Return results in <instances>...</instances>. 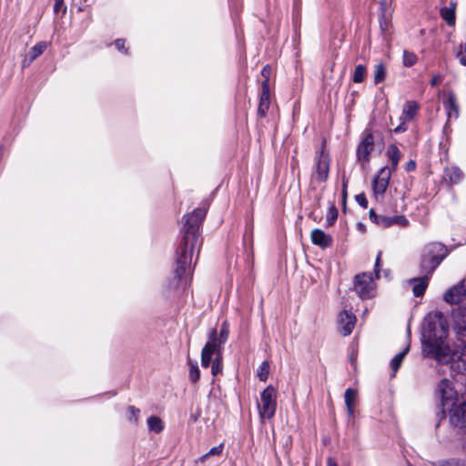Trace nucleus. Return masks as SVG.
Listing matches in <instances>:
<instances>
[{"mask_svg": "<svg viewBox=\"0 0 466 466\" xmlns=\"http://www.w3.org/2000/svg\"><path fill=\"white\" fill-rule=\"evenodd\" d=\"M206 214L205 208H198L183 217L181 251L179 258L177 259V289L180 288L185 291L191 284L192 258L195 250L201 245L199 228Z\"/></svg>", "mask_w": 466, "mask_h": 466, "instance_id": "obj_1", "label": "nucleus"}, {"mask_svg": "<svg viewBox=\"0 0 466 466\" xmlns=\"http://www.w3.org/2000/svg\"><path fill=\"white\" fill-rule=\"evenodd\" d=\"M448 329L443 321H440L433 329L424 331L422 349L429 358L435 359L439 363H450L451 370L458 374H466V342L461 340L451 349L444 344Z\"/></svg>", "mask_w": 466, "mask_h": 466, "instance_id": "obj_2", "label": "nucleus"}, {"mask_svg": "<svg viewBox=\"0 0 466 466\" xmlns=\"http://www.w3.org/2000/svg\"><path fill=\"white\" fill-rule=\"evenodd\" d=\"M447 248L439 242L427 244L421 252L420 270L422 274L431 276L441 261L447 257Z\"/></svg>", "mask_w": 466, "mask_h": 466, "instance_id": "obj_3", "label": "nucleus"}, {"mask_svg": "<svg viewBox=\"0 0 466 466\" xmlns=\"http://www.w3.org/2000/svg\"><path fill=\"white\" fill-rule=\"evenodd\" d=\"M225 343V341H221L220 338L218 337V332L215 329L209 331L208 340L201 351V365L204 368L209 367L213 355L222 356L221 349Z\"/></svg>", "mask_w": 466, "mask_h": 466, "instance_id": "obj_4", "label": "nucleus"}, {"mask_svg": "<svg viewBox=\"0 0 466 466\" xmlns=\"http://www.w3.org/2000/svg\"><path fill=\"white\" fill-rule=\"evenodd\" d=\"M260 403L258 404L259 416L262 419H271L276 411V390L272 386H268L261 393Z\"/></svg>", "mask_w": 466, "mask_h": 466, "instance_id": "obj_5", "label": "nucleus"}, {"mask_svg": "<svg viewBox=\"0 0 466 466\" xmlns=\"http://www.w3.org/2000/svg\"><path fill=\"white\" fill-rule=\"evenodd\" d=\"M354 289L362 299H370L375 295V283L370 273L358 274L355 277Z\"/></svg>", "mask_w": 466, "mask_h": 466, "instance_id": "obj_6", "label": "nucleus"}, {"mask_svg": "<svg viewBox=\"0 0 466 466\" xmlns=\"http://www.w3.org/2000/svg\"><path fill=\"white\" fill-rule=\"evenodd\" d=\"M330 158L324 148L320 150L316 157L314 165V176L319 182H325L329 177Z\"/></svg>", "mask_w": 466, "mask_h": 466, "instance_id": "obj_7", "label": "nucleus"}, {"mask_svg": "<svg viewBox=\"0 0 466 466\" xmlns=\"http://www.w3.org/2000/svg\"><path fill=\"white\" fill-rule=\"evenodd\" d=\"M435 393L440 399L442 406H446L449 402H452L457 396V392L452 386V382L448 379H443L438 383Z\"/></svg>", "mask_w": 466, "mask_h": 466, "instance_id": "obj_8", "label": "nucleus"}, {"mask_svg": "<svg viewBox=\"0 0 466 466\" xmlns=\"http://www.w3.org/2000/svg\"><path fill=\"white\" fill-rule=\"evenodd\" d=\"M449 420L454 428L463 429L466 427V400L460 403H452Z\"/></svg>", "mask_w": 466, "mask_h": 466, "instance_id": "obj_9", "label": "nucleus"}, {"mask_svg": "<svg viewBox=\"0 0 466 466\" xmlns=\"http://www.w3.org/2000/svg\"><path fill=\"white\" fill-rule=\"evenodd\" d=\"M374 150V137L370 132L364 134L357 147L358 161L367 163L370 161V155Z\"/></svg>", "mask_w": 466, "mask_h": 466, "instance_id": "obj_10", "label": "nucleus"}, {"mask_svg": "<svg viewBox=\"0 0 466 466\" xmlns=\"http://www.w3.org/2000/svg\"><path fill=\"white\" fill-rule=\"evenodd\" d=\"M391 173V169L389 167L380 168L378 176L373 180V191L376 195H382L385 193Z\"/></svg>", "mask_w": 466, "mask_h": 466, "instance_id": "obj_11", "label": "nucleus"}, {"mask_svg": "<svg viewBox=\"0 0 466 466\" xmlns=\"http://www.w3.org/2000/svg\"><path fill=\"white\" fill-rule=\"evenodd\" d=\"M443 106L447 113L448 120L452 118L457 119L460 115V106L457 96L452 91H449L446 98L443 101Z\"/></svg>", "mask_w": 466, "mask_h": 466, "instance_id": "obj_12", "label": "nucleus"}, {"mask_svg": "<svg viewBox=\"0 0 466 466\" xmlns=\"http://www.w3.org/2000/svg\"><path fill=\"white\" fill-rule=\"evenodd\" d=\"M338 321L341 329V333L344 336H349L355 327L356 317L351 312L343 310L339 313Z\"/></svg>", "mask_w": 466, "mask_h": 466, "instance_id": "obj_13", "label": "nucleus"}, {"mask_svg": "<svg viewBox=\"0 0 466 466\" xmlns=\"http://www.w3.org/2000/svg\"><path fill=\"white\" fill-rule=\"evenodd\" d=\"M270 105V91L268 80H263L261 85V94L258 108V114L260 117H264Z\"/></svg>", "mask_w": 466, "mask_h": 466, "instance_id": "obj_14", "label": "nucleus"}, {"mask_svg": "<svg viewBox=\"0 0 466 466\" xmlns=\"http://www.w3.org/2000/svg\"><path fill=\"white\" fill-rule=\"evenodd\" d=\"M466 295V289L464 288V280L456 286L451 288L444 294V300L450 304H457L461 301L463 296Z\"/></svg>", "mask_w": 466, "mask_h": 466, "instance_id": "obj_15", "label": "nucleus"}, {"mask_svg": "<svg viewBox=\"0 0 466 466\" xmlns=\"http://www.w3.org/2000/svg\"><path fill=\"white\" fill-rule=\"evenodd\" d=\"M453 325L460 341L466 338V309H459L453 315Z\"/></svg>", "mask_w": 466, "mask_h": 466, "instance_id": "obj_16", "label": "nucleus"}, {"mask_svg": "<svg viewBox=\"0 0 466 466\" xmlns=\"http://www.w3.org/2000/svg\"><path fill=\"white\" fill-rule=\"evenodd\" d=\"M310 238L314 245L321 248H328L332 244V237L326 234L322 229L315 228L310 233Z\"/></svg>", "mask_w": 466, "mask_h": 466, "instance_id": "obj_17", "label": "nucleus"}, {"mask_svg": "<svg viewBox=\"0 0 466 466\" xmlns=\"http://www.w3.org/2000/svg\"><path fill=\"white\" fill-rule=\"evenodd\" d=\"M431 276L423 274L422 277L413 278L409 280L410 283L413 284L412 293L415 297H421L424 295L426 289L428 288Z\"/></svg>", "mask_w": 466, "mask_h": 466, "instance_id": "obj_18", "label": "nucleus"}, {"mask_svg": "<svg viewBox=\"0 0 466 466\" xmlns=\"http://www.w3.org/2000/svg\"><path fill=\"white\" fill-rule=\"evenodd\" d=\"M386 156L391 164V167H390V168L391 169V172H392L398 167V164L402 156L401 152L400 151V149L398 148V147L395 144H390L387 147Z\"/></svg>", "mask_w": 466, "mask_h": 466, "instance_id": "obj_19", "label": "nucleus"}, {"mask_svg": "<svg viewBox=\"0 0 466 466\" xmlns=\"http://www.w3.org/2000/svg\"><path fill=\"white\" fill-rule=\"evenodd\" d=\"M456 4L453 2L450 3V6H445L441 9V18L450 25L453 26L456 21Z\"/></svg>", "mask_w": 466, "mask_h": 466, "instance_id": "obj_20", "label": "nucleus"}, {"mask_svg": "<svg viewBox=\"0 0 466 466\" xmlns=\"http://www.w3.org/2000/svg\"><path fill=\"white\" fill-rule=\"evenodd\" d=\"M410 350V345L408 344L400 352L396 354L393 359L390 361V367L392 370V375L391 377H394L398 370L402 364V361L405 358V356L408 354Z\"/></svg>", "mask_w": 466, "mask_h": 466, "instance_id": "obj_21", "label": "nucleus"}, {"mask_svg": "<svg viewBox=\"0 0 466 466\" xmlns=\"http://www.w3.org/2000/svg\"><path fill=\"white\" fill-rule=\"evenodd\" d=\"M357 397V391L351 388L346 390L344 393V400L347 407L348 414L352 417L354 414V404Z\"/></svg>", "mask_w": 466, "mask_h": 466, "instance_id": "obj_22", "label": "nucleus"}, {"mask_svg": "<svg viewBox=\"0 0 466 466\" xmlns=\"http://www.w3.org/2000/svg\"><path fill=\"white\" fill-rule=\"evenodd\" d=\"M419 109V105L415 101H407L403 106L402 115L406 120H411Z\"/></svg>", "mask_w": 466, "mask_h": 466, "instance_id": "obj_23", "label": "nucleus"}, {"mask_svg": "<svg viewBox=\"0 0 466 466\" xmlns=\"http://www.w3.org/2000/svg\"><path fill=\"white\" fill-rule=\"evenodd\" d=\"M445 177L449 179L451 184H458L461 181L463 174L461 170L457 167H451L446 168Z\"/></svg>", "mask_w": 466, "mask_h": 466, "instance_id": "obj_24", "label": "nucleus"}, {"mask_svg": "<svg viewBox=\"0 0 466 466\" xmlns=\"http://www.w3.org/2000/svg\"><path fill=\"white\" fill-rule=\"evenodd\" d=\"M386 1L380 2L381 15L380 16V26L382 32L388 31L390 25V16L386 14Z\"/></svg>", "mask_w": 466, "mask_h": 466, "instance_id": "obj_25", "label": "nucleus"}, {"mask_svg": "<svg viewBox=\"0 0 466 466\" xmlns=\"http://www.w3.org/2000/svg\"><path fill=\"white\" fill-rule=\"evenodd\" d=\"M387 70L383 63H379L374 67V83L379 84L385 80Z\"/></svg>", "mask_w": 466, "mask_h": 466, "instance_id": "obj_26", "label": "nucleus"}, {"mask_svg": "<svg viewBox=\"0 0 466 466\" xmlns=\"http://www.w3.org/2000/svg\"><path fill=\"white\" fill-rule=\"evenodd\" d=\"M47 44L46 42H39L35 46H34L30 50V59L29 63L34 61L36 57L43 54V52L46 49Z\"/></svg>", "mask_w": 466, "mask_h": 466, "instance_id": "obj_27", "label": "nucleus"}, {"mask_svg": "<svg viewBox=\"0 0 466 466\" xmlns=\"http://www.w3.org/2000/svg\"><path fill=\"white\" fill-rule=\"evenodd\" d=\"M147 425L150 431L159 433L164 429L163 421L158 418L152 416L147 419Z\"/></svg>", "mask_w": 466, "mask_h": 466, "instance_id": "obj_28", "label": "nucleus"}, {"mask_svg": "<svg viewBox=\"0 0 466 466\" xmlns=\"http://www.w3.org/2000/svg\"><path fill=\"white\" fill-rule=\"evenodd\" d=\"M366 76V67L363 65H358L355 67L352 80L354 83H362Z\"/></svg>", "mask_w": 466, "mask_h": 466, "instance_id": "obj_29", "label": "nucleus"}, {"mask_svg": "<svg viewBox=\"0 0 466 466\" xmlns=\"http://www.w3.org/2000/svg\"><path fill=\"white\" fill-rule=\"evenodd\" d=\"M211 373L214 377L222 372L223 364H222V356H215L214 360H211Z\"/></svg>", "mask_w": 466, "mask_h": 466, "instance_id": "obj_30", "label": "nucleus"}, {"mask_svg": "<svg viewBox=\"0 0 466 466\" xmlns=\"http://www.w3.org/2000/svg\"><path fill=\"white\" fill-rule=\"evenodd\" d=\"M338 218V210L334 205L330 206L326 215L325 225L327 227L332 226Z\"/></svg>", "mask_w": 466, "mask_h": 466, "instance_id": "obj_31", "label": "nucleus"}, {"mask_svg": "<svg viewBox=\"0 0 466 466\" xmlns=\"http://www.w3.org/2000/svg\"><path fill=\"white\" fill-rule=\"evenodd\" d=\"M402 60L403 65L410 67L416 64L418 58L414 53L405 50L403 51Z\"/></svg>", "mask_w": 466, "mask_h": 466, "instance_id": "obj_32", "label": "nucleus"}, {"mask_svg": "<svg viewBox=\"0 0 466 466\" xmlns=\"http://www.w3.org/2000/svg\"><path fill=\"white\" fill-rule=\"evenodd\" d=\"M269 374V363L263 361L258 370V377L259 380L266 381Z\"/></svg>", "mask_w": 466, "mask_h": 466, "instance_id": "obj_33", "label": "nucleus"}, {"mask_svg": "<svg viewBox=\"0 0 466 466\" xmlns=\"http://www.w3.org/2000/svg\"><path fill=\"white\" fill-rule=\"evenodd\" d=\"M439 466H466V459L451 458L439 462Z\"/></svg>", "mask_w": 466, "mask_h": 466, "instance_id": "obj_34", "label": "nucleus"}, {"mask_svg": "<svg viewBox=\"0 0 466 466\" xmlns=\"http://www.w3.org/2000/svg\"><path fill=\"white\" fill-rule=\"evenodd\" d=\"M229 329L227 322H223L219 330V334L218 335L220 338L221 341H227L228 339Z\"/></svg>", "mask_w": 466, "mask_h": 466, "instance_id": "obj_35", "label": "nucleus"}, {"mask_svg": "<svg viewBox=\"0 0 466 466\" xmlns=\"http://www.w3.org/2000/svg\"><path fill=\"white\" fill-rule=\"evenodd\" d=\"M392 225L407 227L409 225V220L404 216L395 215V216H392Z\"/></svg>", "mask_w": 466, "mask_h": 466, "instance_id": "obj_36", "label": "nucleus"}, {"mask_svg": "<svg viewBox=\"0 0 466 466\" xmlns=\"http://www.w3.org/2000/svg\"><path fill=\"white\" fill-rule=\"evenodd\" d=\"M222 451H223V444H219L216 447H213L209 450V451L208 453L204 454L201 457V460L205 461L210 455H219V454H221Z\"/></svg>", "mask_w": 466, "mask_h": 466, "instance_id": "obj_37", "label": "nucleus"}, {"mask_svg": "<svg viewBox=\"0 0 466 466\" xmlns=\"http://www.w3.org/2000/svg\"><path fill=\"white\" fill-rule=\"evenodd\" d=\"M379 226L381 228H390L392 226V216H380Z\"/></svg>", "mask_w": 466, "mask_h": 466, "instance_id": "obj_38", "label": "nucleus"}, {"mask_svg": "<svg viewBox=\"0 0 466 466\" xmlns=\"http://www.w3.org/2000/svg\"><path fill=\"white\" fill-rule=\"evenodd\" d=\"M200 371L198 366H192L189 372V378L192 382H197L199 380Z\"/></svg>", "mask_w": 466, "mask_h": 466, "instance_id": "obj_39", "label": "nucleus"}, {"mask_svg": "<svg viewBox=\"0 0 466 466\" xmlns=\"http://www.w3.org/2000/svg\"><path fill=\"white\" fill-rule=\"evenodd\" d=\"M457 57L459 58L461 65L466 66V44L461 46L460 51L457 54Z\"/></svg>", "mask_w": 466, "mask_h": 466, "instance_id": "obj_40", "label": "nucleus"}, {"mask_svg": "<svg viewBox=\"0 0 466 466\" xmlns=\"http://www.w3.org/2000/svg\"><path fill=\"white\" fill-rule=\"evenodd\" d=\"M400 124L394 128V133H402L408 129V127L406 125V119L403 116L400 117Z\"/></svg>", "mask_w": 466, "mask_h": 466, "instance_id": "obj_41", "label": "nucleus"}, {"mask_svg": "<svg viewBox=\"0 0 466 466\" xmlns=\"http://www.w3.org/2000/svg\"><path fill=\"white\" fill-rule=\"evenodd\" d=\"M139 412L140 410L134 406L128 407L129 420H134V421H137Z\"/></svg>", "mask_w": 466, "mask_h": 466, "instance_id": "obj_42", "label": "nucleus"}, {"mask_svg": "<svg viewBox=\"0 0 466 466\" xmlns=\"http://www.w3.org/2000/svg\"><path fill=\"white\" fill-rule=\"evenodd\" d=\"M355 199H356L357 203L360 206H361L362 208H366L368 207V200H367L366 196L363 193L357 195L355 197Z\"/></svg>", "mask_w": 466, "mask_h": 466, "instance_id": "obj_43", "label": "nucleus"}, {"mask_svg": "<svg viewBox=\"0 0 466 466\" xmlns=\"http://www.w3.org/2000/svg\"><path fill=\"white\" fill-rule=\"evenodd\" d=\"M369 216H370V219L373 223H375V224H377L379 226L381 215H378V214H376V212L373 209H370V212H369Z\"/></svg>", "mask_w": 466, "mask_h": 466, "instance_id": "obj_44", "label": "nucleus"}, {"mask_svg": "<svg viewBox=\"0 0 466 466\" xmlns=\"http://www.w3.org/2000/svg\"><path fill=\"white\" fill-rule=\"evenodd\" d=\"M271 68L269 66H265L261 70V75L265 78L264 80H268L269 82Z\"/></svg>", "mask_w": 466, "mask_h": 466, "instance_id": "obj_45", "label": "nucleus"}, {"mask_svg": "<svg viewBox=\"0 0 466 466\" xmlns=\"http://www.w3.org/2000/svg\"><path fill=\"white\" fill-rule=\"evenodd\" d=\"M442 80H443V77L441 75H436L431 78V86H437L442 82Z\"/></svg>", "mask_w": 466, "mask_h": 466, "instance_id": "obj_46", "label": "nucleus"}, {"mask_svg": "<svg viewBox=\"0 0 466 466\" xmlns=\"http://www.w3.org/2000/svg\"><path fill=\"white\" fill-rule=\"evenodd\" d=\"M380 258H381V251H380L378 253L377 258H376V262H375L374 272H375L377 278H379V272H380L379 268H380Z\"/></svg>", "mask_w": 466, "mask_h": 466, "instance_id": "obj_47", "label": "nucleus"}, {"mask_svg": "<svg viewBox=\"0 0 466 466\" xmlns=\"http://www.w3.org/2000/svg\"><path fill=\"white\" fill-rule=\"evenodd\" d=\"M63 0H55L54 10L56 13H57L61 9V7L63 6Z\"/></svg>", "mask_w": 466, "mask_h": 466, "instance_id": "obj_48", "label": "nucleus"}, {"mask_svg": "<svg viewBox=\"0 0 466 466\" xmlns=\"http://www.w3.org/2000/svg\"><path fill=\"white\" fill-rule=\"evenodd\" d=\"M115 46L118 50H122L125 46V41L123 39H117L115 41Z\"/></svg>", "mask_w": 466, "mask_h": 466, "instance_id": "obj_49", "label": "nucleus"}, {"mask_svg": "<svg viewBox=\"0 0 466 466\" xmlns=\"http://www.w3.org/2000/svg\"><path fill=\"white\" fill-rule=\"evenodd\" d=\"M327 466H338L337 462L332 458H328Z\"/></svg>", "mask_w": 466, "mask_h": 466, "instance_id": "obj_50", "label": "nucleus"}, {"mask_svg": "<svg viewBox=\"0 0 466 466\" xmlns=\"http://www.w3.org/2000/svg\"><path fill=\"white\" fill-rule=\"evenodd\" d=\"M415 162L414 161H410L408 163V166H407V170L410 171V170H413L415 168Z\"/></svg>", "mask_w": 466, "mask_h": 466, "instance_id": "obj_51", "label": "nucleus"}]
</instances>
